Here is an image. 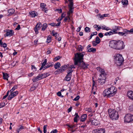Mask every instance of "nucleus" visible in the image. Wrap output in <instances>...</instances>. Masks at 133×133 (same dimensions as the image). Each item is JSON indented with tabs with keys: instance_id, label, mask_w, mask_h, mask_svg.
Wrapping results in <instances>:
<instances>
[{
	"instance_id": "1",
	"label": "nucleus",
	"mask_w": 133,
	"mask_h": 133,
	"mask_svg": "<svg viewBox=\"0 0 133 133\" xmlns=\"http://www.w3.org/2000/svg\"><path fill=\"white\" fill-rule=\"evenodd\" d=\"M85 54V52H83L79 53H77L75 54V58L74 59V64L78 65L81 69H87L89 65L83 61V57Z\"/></svg>"
},
{
	"instance_id": "2",
	"label": "nucleus",
	"mask_w": 133,
	"mask_h": 133,
	"mask_svg": "<svg viewBox=\"0 0 133 133\" xmlns=\"http://www.w3.org/2000/svg\"><path fill=\"white\" fill-rule=\"evenodd\" d=\"M117 88L114 86L111 87L104 90L103 93V95L107 98L111 97L117 92Z\"/></svg>"
},
{
	"instance_id": "3",
	"label": "nucleus",
	"mask_w": 133,
	"mask_h": 133,
	"mask_svg": "<svg viewBox=\"0 0 133 133\" xmlns=\"http://www.w3.org/2000/svg\"><path fill=\"white\" fill-rule=\"evenodd\" d=\"M108 112L110 118L113 120H116L119 117L117 112L114 109H110L108 110Z\"/></svg>"
},
{
	"instance_id": "4",
	"label": "nucleus",
	"mask_w": 133,
	"mask_h": 133,
	"mask_svg": "<svg viewBox=\"0 0 133 133\" xmlns=\"http://www.w3.org/2000/svg\"><path fill=\"white\" fill-rule=\"evenodd\" d=\"M115 59V63L117 66H120L122 65L124 61L122 56L119 54H116Z\"/></svg>"
},
{
	"instance_id": "5",
	"label": "nucleus",
	"mask_w": 133,
	"mask_h": 133,
	"mask_svg": "<svg viewBox=\"0 0 133 133\" xmlns=\"http://www.w3.org/2000/svg\"><path fill=\"white\" fill-rule=\"evenodd\" d=\"M75 68L74 65H70L68 67L69 71L68 72V74L64 78L65 80L67 81H69L70 80L72 76V73L73 71L72 69Z\"/></svg>"
},
{
	"instance_id": "6",
	"label": "nucleus",
	"mask_w": 133,
	"mask_h": 133,
	"mask_svg": "<svg viewBox=\"0 0 133 133\" xmlns=\"http://www.w3.org/2000/svg\"><path fill=\"white\" fill-rule=\"evenodd\" d=\"M125 122L129 123L132 122L133 121V115L130 114H126L124 118Z\"/></svg>"
},
{
	"instance_id": "7",
	"label": "nucleus",
	"mask_w": 133,
	"mask_h": 133,
	"mask_svg": "<svg viewBox=\"0 0 133 133\" xmlns=\"http://www.w3.org/2000/svg\"><path fill=\"white\" fill-rule=\"evenodd\" d=\"M116 49L117 50H121L123 49L125 45L124 44L123 42L121 40L116 41Z\"/></svg>"
},
{
	"instance_id": "8",
	"label": "nucleus",
	"mask_w": 133,
	"mask_h": 133,
	"mask_svg": "<svg viewBox=\"0 0 133 133\" xmlns=\"http://www.w3.org/2000/svg\"><path fill=\"white\" fill-rule=\"evenodd\" d=\"M69 65L68 64L67 65H64L61 66L60 67L59 69H58L55 72V74H57L60 73H62L65 70L67 67Z\"/></svg>"
},
{
	"instance_id": "9",
	"label": "nucleus",
	"mask_w": 133,
	"mask_h": 133,
	"mask_svg": "<svg viewBox=\"0 0 133 133\" xmlns=\"http://www.w3.org/2000/svg\"><path fill=\"white\" fill-rule=\"evenodd\" d=\"M96 69L100 73L99 75L100 77H106L107 75L106 74L104 70L103 69L101 68L100 67H97L96 68Z\"/></svg>"
},
{
	"instance_id": "10",
	"label": "nucleus",
	"mask_w": 133,
	"mask_h": 133,
	"mask_svg": "<svg viewBox=\"0 0 133 133\" xmlns=\"http://www.w3.org/2000/svg\"><path fill=\"white\" fill-rule=\"evenodd\" d=\"M42 26V24L40 22L38 23L37 24L34 29V30L36 34H37L38 33V30L40 29Z\"/></svg>"
},
{
	"instance_id": "11",
	"label": "nucleus",
	"mask_w": 133,
	"mask_h": 133,
	"mask_svg": "<svg viewBox=\"0 0 133 133\" xmlns=\"http://www.w3.org/2000/svg\"><path fill=\"white\" fill-rule=\"evenodd\" d=\"M116 41L112 40L110 41L109 43V46L111 48L116 49Z\"/></svg>"
},
{
	"instance_id": "12",
	"label": "nucleus",
	"mask_w": 133,
	"mask_h": 133,
	"mask_svg": "<svg viewBox=\"0 0 133 133\" xmlns=\"http://www.w3.org/2000/svg\"><path fill=\"white\" fill-rule=\"evenodd\" d=\"M10 94L9 95L8 98V99L9 100H11L12 98L17 96L18 94V91L10 93Z\"/></svg>"
},
{
	"instance_id": "13",
	"label": "nucleus",
	"mask_w": 133,
	"mask_h": 133,
	"mask_svg": "<svg viewBox=\"0 0 133 133\" xmlns=\"http://www.w3.org/2000/svg\"><path fill=\"white\" fill-rule=\"evenodd\" d=\"M92 133H105L104 129L101 128L94 130L92 131Z\"/></svg>"
},
{
	"instance_id": "14",
	"label": "nucleus",
	"mask_w": 133,
	"mask_h": 133,
	"mask_svg": "<svg viewBox=\"0 0 133 133\" xmlns=\"http://www.w3.org/2000/svg\"><path fill=\"white\" fill-rule=\"evenodd\" d=\"M6 30V33L4 36L5 35L6 36L8 37L9 36H11L14 35V32L13 30Z\"/></svg>"
},
{
	"instance_id": "15",
	"label": "nucleus",
	"mask_w": 133,
	"mask_h": 133,
	"mask_svg": "<svg viewBox=\"0 0 133 133\" xmlns=\"http://www.w3.org/2000/svg\"><path fill=\"white\" fill-rule=\"evenodd\" d=\"M106 77H100L98 80V82L101 84H103L106 81Z\"/></svg>"
},
{
	"instance_id": "16",
	"label": "nucleus",
	"mask_w": 133,
	"mask_h": 133,
	"mask_svg": "<svg viewBox=\"0 0 133 133\" xmlns=\"http://www.w3.org/2000/svg\"><path fill=\"white\" fill-rule=\"evenodd\" d=\"M118 34L120 36H126L128 34L127 31V29H124L123 32H119Z\"/></svg>"
},
{
	"instance_id": "17",
	"label": "nucleus",
	"mask_w": 133,
	"mask_h": 133,
	"mask_svg": "<svg viewBox=\"0 0 133 133\" xmlns=\"http://www.w3.org/2000/svg\"><path fill=\"white\" fill-rule=\"evenodd\" d=\"M30 15L32 17H35L36 16H38V14L37 12L35 11H32L30 12Z\"/></svg>"
},
{
	"instance_id": "18",
	"label": "nucleus",
	"mask_w": 133,
	"mask_h": 133,
	"mask_svg": "<svg viewBox=\"0 0 133 133\" xmlns=\"http://www.w3.org/2000/svg\"><path fill=\"white\" fill-rule=\"evenodd\" d=\"M127 94L128 97L131 99L133 96V91H129Z\"/></svg>"
},
{
	"instance_id": "19",
	"label": "nucleus",
	"mask_w": 133,
	"mask_h": 133,
	"mask_svg": "<svg viewBox=\"0 0 133 133\" xmlns=\"http://www.w3.org/2000/svg\"><path fill=\"white\" fill-rule=\"evenodd\" d=\"M3 78L4 79L8 80V78L9 77V75L7 73L3 72Z\"/></svg>"
},
{
	"instance_id": "20",
	"label": "nucleus",
	"mask_w": 133,
	"mask_h": 133,
	"mask_svg": "<svg viewBox=\"0 0 133 133\" xmlns=\"http://www.w3.org/2000/svg\"><path fill=\"white\" fill-rule=\"evenodd\" d=\"M91 123L92 125L95 126L99 124V121L95 119L92 120Z\"/></svg>"
},
{
	"instance_id": "21",
	"label": "nucleus",
	"mask_w": 133,
	"mask_h": 133,
	"mask_svg": "<svg viewBox=\"0 0 133 133\" xmlns=\"http://www.w3.org/2000/svg\"><path fill=\"white\" fill-rule=\"evenodd\" d=\"M74 116L75 117L74 118V121L75 122H77L78 119L79 118V116L78 113L76 112L75 113Z\"/></svg>"
},
{
	"instance_id": "22",
	"label": "nucleus",
	"mask_w": 133,
	"mask_h": 133,
	"mask_svg": "<svg viewBox=\"0 0 133 133\" xmlns=\"http://www.w3.org/2000/svg\"><path fill=\"white\" fill-rule=\"evenodd\" d=\"M87 115L86 114H84L81 116V121L83 122L87 118Z\"/></svg>"
},
{
	"instance_id": "23",
	"label": "nucleus",
	"mask_w": 133,
	"mask_h": 133,
	"mask_svg": "<svg viewBox=\"0 0 133 133\" xmlns=\"http://www.w3.org/2000/svg\"><path fill=\"white\" fill-rule=\"evenodd\" d=\"M0 45L1 47L5 48L7 46V44L6 43H4L2 42V39L0 40Z\"/></svg>"
},
{
	"instance_id": "24",
	"label": "nucleus",
	"mask_w": 133,
	"mask_h": 133,
	"mask_svg": "<svg viewBox=\"0 0 133 133\" xmlns=\"http://www.w3.org/2000/svg\"><path fill=\"white\" fill-rule=\"evenodd\" d=\"M96 49L95 48H90L89 49L88 51V52H92L93 53H94L96 51Z\"/></svg>"
},
{
	"instance_id": "25",
	"label": "nucleus",
	"mask_w": 133,
	"mask_h": 133,
	"mask_svg": "<svg viewBox=\"0 0 133 133\" xmlns=\"http://www.w3.org/2000/svg\"><path fill=\"white\" fill-rule=\"evenodd\" d=\"M70 16L68 15V16L66 17H65L64 19V21L65 22H66L67 21L69 22L71 21L70 18L69 17Z\"/></svg>"
},
{
	"instance_id": "26",
	"label": "nucleus",
	"mask_w": 133,
	"mask_h": 133,
	"mask_svg": "<svg viewBox=\"0 0 133 133\" xmlns=\"http://www.w3.org/2000/svg\"><path fill=\"white\" fill-rule=\"evenodd\" d=\"M49 75V73H45L44 74H41L42 76V79L45 78L48 76Z\"/></svg>"
},
{
	"instance_id": "27",
	"label": "nucleus",
	"mask_w": 133,
	"mask_h": 133,
	"mask_svg": "<svg viewBox=\"0 0 133 133\" xmlns=\"http://www.w3.org/2000/svg\"><path fill=\"white\" fill-rule=\"evenodd\" d=\"M61 66V64L59 62L56 63L54 65V68L56 69H58Z\"/></svg>"
},
{
	"instance_id": "28",
	"label": "nucleus",
	"mask_w": 133,
	"mask_h": 133,
	"mask_svg": "<svg viewBox=\"0 0 133 133\" xmlns=\"http://www.w3.org/2000/svg\"><path fill=\"white\" fill-rule=\"evenodd\" d=\"M69 11L67 13V14L68 16H70V14L73 12L74 8H69Z\"/></svg>"
},
{
	"instance_id": "29",
	"label": "nucleus",
	"mask_w": 133,
	"mask_h": 133,
	"mask_svg": "<svg viewBox=\"0 0 133 133\" xmlns=\"http://www.w3.org/2000/svg\"><path fill=\"white\" fill-rule=\"evenodd\" d=\"M102 29L103 30H106L107 31L111 30V29L108 27H107L105 25H103L102 27Z\"/></svg>"
},
{
	"instance_id": "30",
	"label": "nucleus",
	"mask_w": 133,
	"mask_h": 133,
	"mask_svg": "<svg viewBox=\"0 0 133 133\" xmlns=\"http://www.w3.org/2000/svg\"><path fill=\"white\" fill-rule=\"evenodd\" d=\"M122 3L123 5H125L128 4V0H122Z\"/></svg>"
},
{
	"instance_id": "31",
	"label": "nucleus",
	"mask_w": 133,
	"mask_h": 133,
	"mask_svg": "<svg viewBox=\"0 0 133 133\" xmlns=\"http://www.w3.org/2000/svg\"><path fill=\"white\" fill-rule=\"evenodd\" d=\"M48 25L47 24L45 23L43 24V27L42 29V30L44 31L47 28Z\"/></svg>"
},
{
	"instance_id": "32",
	"label": "nucleus",
	"mask_w": 133,
	"mask_h": 133,
	"mask_svg": "<svg viewBox=\"0 0 133 133\" xmlns=\"http://www.w3.org/2000/svg\"><path fill=\"white\" fill-rule=\"evenodd\" d=\"M15 10L13 9H10L8 10V12L9 13L11 14L14 13L15 12Z\"/></svg>"
},
{
	"instance_id": "33",
	"label": "nucleus",
	"mask_w": 133,
	"mask_h": 133,
	"mask_svg": "<svg viewBox=\"0 0 133 133\" xmlns=\"http://www.w3.org/2000/svg\"><path fill=\"white\" fill-rule=\"evenodd\" d=\"M26 127L23 126L22 125H21L20 127L19 128L17 129V131L18 133H19V132L20 131L24 129Z\"/></svg>"
},
{
	"instance_id": "34",
	"label": "nucleus",
	"mask_w": 133,
	"mask_h": 133,
	"mask_svg": "<svg viewBox=\"0 0 133 133\" xmlns=\"http://www.w3.org/2000/svg\"><path fill=\"white\" fill-rule=\"evenodd\" d=\"M100 39L97 36L96 38L95 42L97 44H99L100 42Z\"/></svg>"
},
{
	"instance_id": "35",
	"label": "nucleus",
	"mask_w": 133,
	"mask_h": 133,
	"mask_svg": "<svg viewBox=\"0 0 133 133\" xmlns=\"http://www.w3.org/2000/svg\"><path fill=\"white\" fill-rule=\"evenodd\" d=\"M52 63L50 62L46 63V66L47 68H49L50 67H52L53 66V64H52Z\"/></svg>"
},
{
	"instance_id": "36",
	"label": "nucleus",
	"mask_w": 133,
	"mask_h": 133,
	"mask_svg": "<svg viewBox=\"0 0 133 133\" xmlns=\"http://www.w3.org/2000/svg\"><path fill=\"white\" fill-rule=\"evenodd\" d=\"M84 30L86 32H89L91 31L90 29L88 27H86L85 28Z\"/></svg>"
},
{
	"instance_id": "37",
	"label": "nucleus",
	"mask_w": 133,
	"mask_h": 133,
	"mask_svg": "<svg viewBox=\"0 0 133 133\" xmlns=\"http://www.w3.org/2000/svg\"><path fill=\"white\" fill-rule=\"evenodd\" d=\"M83 49L82 46L81 45H80L78 46L77 49L80 51H82Z\"/></svg>"
},
{
	"instance_id": "38",
	"label": "nucleus",
	"mask_w": 133,
	"mask_h": 133,
	"mask_svg": "<svg viewBox=\"0 0 133 133\" xmlns=\"http://www.w3.org/2000/svg\"><path fill=\"white\" fill-rule=\"evenodd\" d=\"M73 1L69 2V4L68 5L69 8H73Z\"/></svg>"
},
{
	"instance_id": "39",
	"label": "nucleus",
	"mask_w": 133,
	"mask_h": 133,
	"mask_svg": "<svg viewBox=\"0 0 133 133\" xmlns=\"http://www.w3.org/2000/svg\"><path fill=\"white\" fill-rule=\"evenodd\" d=\"M67 125L68 127H69L70 128H71V129L74 128L77 126V125H76V124L73 125Z\"/></svg>"
},
{
	"instance_id": "40",
	"label": "nucleus",
	"mask_w": 133,
	"mask_h": 133,
	"mask_svg": "<svg viewBox=\"0 0 133 133\" xmlns=\"http://www.w3.org/2000/svg\"><path fill=\"white\" fill-rule=\"evenodd\" d=\"M112 35V32L111 31L109 32H107L105 33L104 35L106 36H110Z\"/></svg>"
},
{
	"instance_id": "41",
	"label": "nucleus",
	"mask_w": 133,
	"mask_h": 133,
	"mask_svg": "<svg viewBox=\"0 0 133 133\" xmlns=\"http://www.w3.org/2000/svg\"><path fill=\"white\" fill-rule=\"evenodd\" d=\"M47 60L46 59H45L44 60V62L42 63V66H42V67H43L44 66H45V65L46 64V63H47Z\"/></svg>"
},
{
	"instance_id": "42",
	"label": "nucleus",
	"mask_w": 133,
	"mask_h": 133,
	"mask_svg": "<svg viewBox=\"0 0 133 133\" xmlns=\"http://www.w3.org/2000/svg\"><path fill=\"white\" fill-rule=\"evenodd\" d=\"M32 80L33 82H36L39 80V79L37 77V76L36 77H34L32 79Z\"/></svg>"
},
{
	"instance_id": "43",
	"label": "nucleus",
	"mask_w": 133,
	"mask_h": 133,
	"mask_svg": "<svg viewBox=\"0 0 133 133\" xmlns=\"http://www.w3.org/2000/svg\"><path fill=\"white\" fill-rule=\"evenodd\" d=\"M51 36L50 35H49L48 36L47 39V42L48 43H49L50 42L51 39Z\"/></svg>"
},
{
	"instance_id": "44",
	"label": "nucleus",
	"mask_w": 133,
	"mask_h": 133,
	"mask_svg": "<svg viewBox=\"0 0 133 133\" xmlns=\"http://www.w3.org/2000/svg\"><path fill=\"white\" fill-rule=\"evenodd\" d=\"M127 31L128 34L130 33L132 34L133 33V28L130 29V30H128L127 29Z\"/></svg>"
},
{
	"instance_id": "45",
	"label": "nucleus",
	"mask_w": 133,
	"mask_h": 133,
	"mask_svg": "<svg viewBox=\"0 0 133 133\" xmlns=\"http://www.w3.org/2000/svg\"><path fill=\"white\" fill-rule=\"evenodd\" d=\"M61 58V57L59 56H58L56 57L54 59V61H56L59 59H60Z\"/></svg>"
},
{
	"instance_id": "46",
	"label": "nucleus",
	"mask_w": 133,
	"mask_h": 133,
	"mask_svg": "<svg viewBox=\"0 0 133 133\" xmlns=\"http://www.w3.org/2000/svg\"><path fill=\"white\" fill-rule=\"evenodd\" d=\"M108 14H103L102 16L100 14H99V17H100V18H103L104 17H107L108 16Z\"/></svg>"
},
{
	"instance_id": "47",
	"label": "nucleus",
	"mask_w": 133,
	"mask_h": 133,
	"mask_svg": "<svg viewBox=\"0 0 133 133\" xmlns=\"http://www.w3.org/2000/svg\"><path fill=\"white\" fill-rule=\"evenodd\" d=\"M116 31L117 30H115L114 29L111 30V31L112 32V35L114 34H118V32H116Z\"/></svg>"
},
{
	"instance_id": "48",
	"label": "nucleus",
	"mask_w": 133,
	"mask_h": 133,
	"mask_svg": "<svg viewBox=\"0 0 133 133\" xmlns=\"http://www.w3.org/2000/svg\"><path fill=\"white\" fill-rule=\"evenodd\" d=\"M36 87H31L29 90V91H32L35 90Z\"/></svg>"
},
{
	"instance_id": "49",
	"label": "nucleus",
	"mask_w": 133,
	"mask_h": 133,
	"mask_svg": "<svg viewBox=\"0 0 133 133\" xmlns=\"http://www.w3.org/2000/svg\"><path fill=\"white\" fill-rule=\"evenodd\" d=\"M52 35L53 36H54L56 37L57 36V35H57V32L55 31L54 30H53L52 31Z\"/></svg>"
},
{
	"instance_id": "50",
	"label": "nucleus",
	"mask_w": 133,
	"mask_h": 133,
	"mask_svg": "<svg viewBox=\"0 0 133 133\" xmlns=\"http://www.w3.org/2000/svg\"><path fill=\"white\" fill-rule=\"evenodd\" d=\"M5 105L4 102H1L0 103V108L4 107Z\"/></svg>"
},
{
	"instance_id": "51",
	"label": "nucleus",
	"mask_w": 133,
	"mask_h": 133,
	"mask_svg": "<svg viewBox=\"0 0 133 133\" xmlns=\"http://www.w3.org/2000/svg\"><path fill=\"white\" fill-rule=\"evenodd\" d=\"M47 68H47V66H46V65L44 66L43 67H42V66H41V67L39 69V70H41L42 69H43V70H44Z\"/></svg>"
},
{
	"instance_id": "52",
	"label": "nucleus",
	"mask_w": 133,
	"mask_h": 133,
	"mask_svg": "<svg viewBox=\"0 0 133 133\" xmlns=\"http://www.w3.org/2000/svg\"><path fill=\"white\" fill-rule=\"evenodd\" d=\"M46 127L47 125H45L43 127V132L44 133H46Z\"/></svg>"
},
{
	"instance_id": "53",
	"label": "nucleus",
	"mask_w": 133,
	"mask_h": 133,
	"mask_svg": "<svg viewBox=\"0 0 133 133\" xmlns=\"http://www.w3.org/2000/svg\"><path fill=\"white\" fill-rule=\"evenodd\" d=\"M121 28V27L119 26H115L114 29L115 30H119Z\"/></svg>"
},
{
	"instance_id": "54",
	"label": "nucleus",
	"mask_w": 133,
	"mask_h": 133,
	"mask_svg": "<svg viewBox=\"0 0 133 133\" xmlns=\"http://www.w3.org/2000/svg\"><path fill=\"white\" fill-rule=\"evenodd\" d=\"M37 77L39 80L42 79V76L41 75V74H39Z\"/></svg>"
},
{
	"instance_id": "55",
	"label": "nucleus",
	"mask_w": 133,
	"mask_h": 133,
	"mask_svg": "<svg viewBox=\"0 0 133 133\" xmlns=\"http://www.w3.org/2000/svg\"><path fill=\"white\" fill-rule=\"evenodd\" d=\"M49 25H51L52 26H55L56 25V24L54 22L49 24Z\"/></svg>"
},
{
	"instance_id": "56",
	"label": "nucleus",
	"mask_w": 133,
	"mask_h": 133,
	"mask_svg": "<svg viewBox=\"0 0 133 133\" xmlns=\"http://www.w3.org/2000/svg\"><path fill=\"white\" fill-rule=\"evenodd\" d=\"M80 98V97L79 95L77 96L74 99V101H77Z\"/></svg>"
},
{
	"instance_id": "57",
	"label": "nucleus",
	"mask_w": 133,
	"mask_h": 133,
	"mask_svg": "<svg viewBox=\"0 0 133 133\" xmlns=\"http://www.w3.org/2000/svg\"><path fill=\"white\" fill-rule=\"evenodd\" d=\"M17 87H18V86L17 85H15L14 86V87H13V88L11 89V90H14L15 89L17 88Z\"/></svg>"
},
{
	"instance_id": "58",
	"label": "nucleus",
	"mask_w": 133,
	"mask_h": 133,
	"mask_svg": "<svg viewBox=\"0 0 133 133\" xmlns=\"http://www.w3.org/2000/svg\"><path fill=\"white\" fill-rule=\"evenodd\" d=\"M98 35L99 36V37L101 38H102L103 37V34L102 33H99L98 34Z\"/></svg>"
},
{
	"instance_id": "59",
	"label": "nucleus",
	"mask_w": 133,
	"mask_h": 133,
	"mask_svg": "<svg viewBox=\"0 0 133 133\" xmlns=\"http://www.w3.org/2000/svg\"><path fill=\"white\" fill-rule=\"evenodd\" d=\"M20 25L19 24H18L17 27L16 28L15 30H19L20 29Z\"/></svg>"
},
{
	"instance_id": "60",
	"label": "nucleus",
	"mask_w": 133,
	"mask_h": 133,
	"mask_svg": "<svg viewBox=\"0 0 133 133\" xmlns=\"http://www.w3.org/2000/svg\"><path fill=\"white\" fill-rule=\"evenodd\" d=\"M58 132L57 130L56 129H55L52 130L50 132V133H56Z\"/></svg>"
},
{
	"instance_id": "61",
	"label": "nucleus",
	"mask_w": 133,
	"mask_h": 133,
	"mask_svg": "<svg viewBox=\"0 0 133 133\" xmlns=\"http://www.w3.org/2000/svg\"><path fill=\"white\" fill-rule=\"evenodd\" d=\"M82 27V26H81H81H80L79 27H78L77 30H76V31L77 32H79L80 31V30H81V28Z\"/></svg>"
},
{
	"instance_id": "62",
	"label": "nucleus",
	"mask_w": 133,
	"mask_h": 133,
	"mask_svg": "<svg viewBox=\"0 0 133 133\" xmlns=\"http://www.w3.org/2000/svg\"><path fill=\"white\" fill-rule=\"evenodd\" d=\"M92 109L91 108H89L87 109V111H88L89 112H91L92 111Z\"/></svg>"
},
{
	"instance_id": "63",
	"label": "nucleus",
	"mask_w": 133,
	"mask_h": 133,
	"mask_svg": "<svg viewBox=\"0 0 133 133\" xmlns=\"http://www.w3.org/2000/svg\"><path fill=\"white\" fill-rule=\"evenodd\" d=\"M92 44L94 46H96L97 45V44L96 43V42H95V41H94L92 42Z\"/></svg>"
},
{
	"instance_id": "64",
	"label": "nucleus",
	"mask_w": 133,
	"mask_h": 133,
	"mask_svg": "<svg viewBox=\"0 0 133 133\" xmlns=\"http://www.w3.org/2000/svg\"><path fill=\"white\" fill-rule=\"evenodd\" d=\"M40 6L42 8L44 9L45 6H44V3H41L40 4Z\"/></svg>"
}]
</instances>
